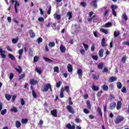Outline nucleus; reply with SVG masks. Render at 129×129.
<instances>
[{
	"label": "nucleus",
	"instance_id": "nucleus-29",
	"mask_svg": "<svg viewBox=\"0 0 129 129\" xmlns=\"http://www.w3.org/2000/svg\"><path fill=\"white\" fill-rule=\"evenodd\" d=\"M126 59H127V57H126V55H123V57L121 58V61L123 64L125 63V61H126Z\"/></svg>",
	"mask_w": 129,
	"mask_h": 129
},
{
	"label": "nucleus",
	"instance_id": "nucleus-20",
	"mask_svg": "<svg viewBox=\"0 0 129 129\" xmlns=\"http://www.w3.org/2000/svg\"><path fill=\"white\" fill-rule=\"evenodd\" d=\"M86 103H87V107L88 109L91 110V104H90V101L87 100Z\"/></svg>",
	"mask_w": 129,
	"mask_h": 129
},
{
	"label": "nucleus",
	"instance_id": "nucleus-22",
	"mask_svg": "<svg viewBox=\"0 0 129 129\" xmlns=\"http://www.w3.org/2000/svg\"><path fill=\"white\" fill-rule=\"evenodd\" d=\"M110 27H112L111 22H107L104 25V28H110Z\"/></svg>",
	"mask_w": 129,
	"mask_h": 129
},
{
	"label": "nucleus",
	"instance_id": "nucleus-24",
	"mask_svg": "<svg viewBox=\"0 0 129 129\" xmlns=\"http://www.w3.org/2000/svg\"><path fill=\"white\" fill-rule=\"evenodd\" d=\"M59 49L62 53H64L66 51V47L63 45H61L59 47Z\"/></svg>",
	"mask_w": 129,
	"mask_h": 129
},
{
	"label": "nucleus",
	"instance_id": "nucleus-34",
	"mask_svg": "<svg viewBox=\"0 0 129 129\" xmlns=\"http://www.w3.org/2000/svg\"><path fill=\"white\" fill-rule=\"evenodd\" d=\"M5 97L7 100H10L11 98H12V95L6 94L5 95Z\"/></svg>",
	"mask_w": 129,
	"mask_h": 129
},
{
	"label": "nucleus",
	"instance_id": "nucleus-1",
	"mask_svg": "<svg viewBox=\"0 0 129 129\" xmlns=\"http://www.w3.org/2000/svg\"><path fill=\"white\" fill-rule=\"evenodd\" d=\"M123 119H124V118L123 117V116L119 115V116H117L116 119L114 120V122L115 123H116V124H117L121 122V121H123Z\"/></svg>",
	"mask_w": 129,
	"mask_h": 129
},
{
	"label": "nucleus",
	"instance_id": "nucleus-52",
	"mask_svg": "<svg viewBox=\"0 0 129 129\" xmlns=\"http://www.w3.org/2000/svg\"><path fill=\"white\" fill-rule=\"evenodd\" d=\"M92 58L95 61H97L98 60V56H97V55H92Z\"/></svg>",
	"mask_w": 129,
	"mask_h": 129
},
{
	"label": "nucleus",
	"instance_id": "nucleus-10",
	"mask_svg": "<svg viewBox=\"0 0 129 129\" xmlns=\"http://www.w3.org/2000/svg\"><path fill=\"white\" fill-rule=\"evenodd\" d=\"M66 127L68 129H75V125H72L70 123H69L66 125Z\"/></svg>",
	"mask_w": 129,
	"mask_h": 129
},
{
	"label": "nucleus",
	"instance_id": "nucleus-26",
	"mask_svg": "<svg viewBox=\"0 0 129 129\" xmlns=\"http://www.w3.org/2000/svg\"><path fill=\"white\" fill-rule=\"evenodd\" d=\"M21 122L22 123H23V124L28 123V118H22L21 119Z\"/></svg>",
	"mask_w": 129,
	"mask_h": 129
},
{
	"label": "nucleus",
	"instance_id": "nucleus-46",
	"mask_svg": "<svg viewBox=\"0 0 129 129\" xmlns=\"http://www.w3.org/2000/svg\"><path fill=\"white\" fill-rule=\"evenodd\" d=\"M61 84H62V82L59 81L58 82L56 83V87H57V88H59V87L61 86Z\"/></svg>",
	"mask_w": 129,
	"mask_h": 129
},
{
	"label": "nucleus",
	"instance_id": "nucleus-59",
	"mask_svg": "<svg viewBox=\"0 0 129 129\" xmlns=\"http://www.w3.org/2000/svg\"><path fill=\"white\" fill-rule=\"evenodd\" d=\"M18 53L19 54V55H23V53H24V49H19L18 51Z\"/></svg>",
	"mask_w": 129,
	"mask_h": 129
},
{
	"label": "nucleus",
	"instance_id": "nucleus-54",
	"mask_svg": "<svg viewBox=\"0 0 129 129\" xmlns=\"http://www.w3.org/2000/svg\"><path fill=\"white\" fill-rule=\"evenodd\" d=\"M7 113V109H5L4 110H2L1 111L2 115H5Z\"/></svg>",
	"mask_w": 129,
	"mask_h": 129
},
{
	"label": "nucleus",
	"instance_id": "nucleus-62",
	"mask_svg": "<svg viewBox=\"0 0 129 129\" xmlns=\"http://www.w3.org/2000/svg\"><path fill=\"white\" fill-rule=\"evenodd\" d=\"M63 91H64V90H61L60 91V98H63V97H64V94L63 93Z\"/></svg>",
	"mask_w": 129,
	"mask_h": 129
},
{
	"label": "nucleus",
	"instance_id": "nucleus-23",
	"mask_svg": "<svg viewBox=\"0 0 129 129\" xmlns=\"http://www.w3.org/2000/svg\"><path fill=\"white\" fill-rule=\"evenodd\" d=\"M92 89L95 91H98V90H99V87L95 86L94 84H93Z\"/></svg>",
	"mask_w": 129,
	"mask_h": 129
},
{
	"label": "nucleus",
	"instance_id": "nucleus-36",
	"mask_svg": "<svg viewBox=\"0 0 129 129\" xmlns=\"http://www.w3.org/2000/svg\"><path fill=\"white\" fill-rule=\"evenodd\" d=\"M119 35H120L119 32H114V38H116V37H118V36H119Z\"/></svg>",
	"mask_w": 129,
	"mask_h": 129
},
{
	"label": "nucleus",
	"instance_id": "nucleus-37",
	"mask_svg": "<svg viewBox=\"0 0 129 129\" xmlns=\"http://www.w3.org/2000/svg\"><path fill=\"white\" fill-rule=\"evenodd\" d=\"M29 54L31 57H33V56H34L33 54V49L32 48H29Z\"/></svg>",
	"mask_w": 129,
	"mask_h": 129
},
{
	"label": "nucleus",
	"instance_id": "nucleus-31",
	"mask_svg": "<svg viewBox=\"0 0 129 129\" xmlns=\"http://www.w3.org/2000/svg\"><path fill=\"white\" fill-rule=\"evenodd\" d=\"M92 78L93 79H94V80H98V78H99V76L96 75L95 74H93Z\"/></svg>",
	"mask_w": 129,
	"mask_h": 129
},
{
	"label": "nucleus",
	"instance_id": "nucleus-5",
	"mask_svg": "<svg viewBox=\"0 0 129 129\" xmlns=\"http://www.w3.org/2000/svg\"><path fill=\"white\" fill-rule=\"evenodd\" d=\"M50 113L51 114V115H52L53 116H54V117H57V109H54L52 110H51L50 111Z\"/></svg>",
	"mask_w": 129,
	"mask_h": 129
},
{
	"label": "nucleus",
	"instance_id": "nucleus-4",
	"mask_svg": "<svg viewBox=\"0 0 129 129\" xmlns=\"http://www.w3.org/2000/svg\"><path fill=\"white\" fill-rule=\"evenodd\" d=\"M99 0H94L91 2L90 3V5L93 7L94 8H95V9L97 8V3H98Z\"/></svg>",
	"mask_w": 129,
	"mask_h": 129
},
{
	"label": "nucleus",
	"instance_id": "nucleus-63",
	"mask_svg": "<svg viewBox=\"0 0 129 129\" xmlns=\"http://www.w3.org/2000/svg\"><path fill=\"white\" fill-rule=\"evenodd\" d=\"M9 78L10 80H13V79L14 78V74L11 73L9 75Z\"/></svg>",
	"mask_w": 129,
	"mask_h": 129
},
{
	"label": "nucleus",
	"instance_id": "nucleus-18",
	"mask_svg": "<svg viewBox=\"0 0 129 129\" xmlns=\"http://www.w3.org/2000/svg\"><path fill=\"white\" fill-rule=\"evenodd\" d=\"M67 17H68V20H71L72 19V12H68L67 13Z\"/></svg>",
	"mask_w": 129,
	"mask_h": 129
},
{
	"label": "nucleus",
	"instance_id": "nucleus-49",
	"mask_svg": "<svg viewBox=\"0 0 129 129\" xmlns=\"http://www.w3.org/2000/svg\"><path fill=\"white\" fill-rule=\"evenodd\" d=\"M86 3H85L84 2H83L80 4V6H82L83 8H85L86 6H87Z\"/></svg>",
	"mask_w": 129,
	"mask_h": 129
},
{
	"label": "nucleus",
	"instance_id": "nucleus-3",
	"mask_svg": "<svg viewBox=\"0 0 129 129\" xmlns=\"http://www.w3.org/2000/svg\"><path fill=\"white\" fill-rule=\"evenodd\" d=\"M67 110L70 113H72V114H74L75 113V111H74V109H73V107L72 106H70V105H68L67 106Z\"/></svg>",
	"mask_w": 129,
	"mask_h": 129
},
{
	"label": "nucleus",
	"instance_id": "nucleus-15",
	"mask_svg": "<svg viewBox=\"0 0 129 129\" xmlns=\"http://www.w3.org/2000/svg\"><path fill=\"white\" fill-rule=\"evenodd\" d=\"M104 52V50L103 48H101L99 51V56L100 58H102L103 57V53Z\"/></svg>",
	"mask_w": 129,
	"mask_h": 129
},
{
	"label": "nucleus",
	"instance_id": "nucleus-21",
	"mask_svg": "<svg viewBox=\"0 0 129 129\" xmlns=\"http://www.w3.org/2000/svg\"><path fill=\"white\" fill-rule=\"evenodd\" d=\"M122 19H124V21H125V22H127V16H126V14L125 13H123L122 15V17H121Z\"/></svg>",
	"mask_w": 129,
	"mask_h": 129
},
{
	"label": "nucleus",
	"instance_id": "nucleus-50",
	"mask_svg": "<svg viewBox=\"0 0 129 129\" xmlns=\"http://www.w3.org/2000/svg\"><path fill=\"white\" fill-rule=\"evenodd\" d=\"M35 72H37L38 74H41L42 73V71L41 70H39L38 68H35Z\"/></svg>",
	"mask_w": 129,
	"mask_h": 129
},
{
	"label": "nucleus",
	"instance_id": "nucleus-8",
	"mask_svg": "<svg viewBox=\"0 0 129 129\" xmlns=\"http://www.w3.org/2000/svg\"><path fill=\"white\" fill-rule=\"evenodd\" d=\"M0 53H1V55L3 59L6 58V55L5 54V53H6V51L3 50V48H0Z\"/></svg>",
	"mask_w": 129,
	"mask_h": 129
},
{
	"label": "nucleus",
	"instance_id": "nucleus-51",
	"mask_svg": "<svg viewBox=\"0 0 129 129\" xmlns=\"http://www.w3.org/2000/svg\"><path fill=\"white\" fill-rule=\"evenodd\" d=\"M52 10V7L51 6H49L48 8V10L47 11V15H50L51 14V11Z\"/></svg>",
	"mask_w": 129,
	"mask_h": 129
},
{
	"label": "nucleus",
	"instance_id": "nucleus-47",
	"mask_svg": "<svg viewBox=\"0 0 129 129\" xmlns=\"http://www.w3.org/2000/svg\"><path fill=\"white\" fill-rule=\"evenodd\" d=\"M32 96L33 98H37V94H36L34 90H32Z\"/></svg>",
	"mask_w": 129,
	"mask_h": 129
},
{
	"label": "nucleus",
	"instance_id": "nucleus-25",
	"mask_svg": "<svg viewBox=\"0 0 129 129\" xmlns=\"http://www.w3.org/2000/svg\"><path fill=\"white\" fill-rule=\"evenodd\" d=\"M43 59L46 62H48V63H51V62H53V60H52V59H50L48 57H43Z\"/></svg>",
	"mask_w": 129,
	"mask_h": 129
},
{
	"label": "nucleus",
	"instance_id": "nucleus-12",
	"mask_svg": "<svg viewBox=\"0 0 129 129\" xmlns=\"http://www.w3.org/2000/svg\"><path fill=\"white\" fill-rule=\"evenodd\" d=\"M53 17H54V19H56V20H57V21H60V20H61V15H58L57 13L54 14L53 15Z\"/></svg>",
	"mask_w": 129,
	"mask_h": 129
},
{
	"label": "nucleus",
	"instance_id": "nucleus-17",
	"mask_svg": "<svg viewBox=\"0 0 129 129\" xmlns=\"http://www.w3.org/2000/svg\"><path fill=\"white\" fill-rule=\"evenodd\" d=\"M68 72H72L73 71V67L71 64H68Z\"/></svg>",
	"mask_w": 129,
	"mask_h": 129
},
{
	"label": "nucleus",
	"instance_id": "nucleus-55",
	"mask_svg": "<svg viewBox=\"0 0 129 129\" xmlns=\"http://www.w3.org/2000/svg\"><path fill=\"white\" fill-rule=\"evenodd\" d=\"M102 72L103 73H107L108 72V69L107 68H104Z\"/></svg>",
	"mask_w": 129,
	"mask_h": 129
},
{
	"label": "nucleus",
	"instance_id": "nucleus-45",
	"mask_svg": "<svg viewBox=\"0 0 129 129\" xmlns=\"http://www.w3.org/2000/svg\"><path fill=\"white\" fill-rule=\"evenodd\" d=\"M83 45L85 48V51H87V50H88V45L85 44L84 42H83Z\"/></svg>",
	"mask_w": 129,
	"mask_h": 129
},
{
	"label": "nucleus",
	"instance_id": "nucleus-48",
	"mask_svg": "<svg viewBox=\"0 0 129 129\" xmlns=\"http://www.w3.org/2000/svg\"><path fill=\"white\" fill-rule=\"evenodd\" d=\"M122 45H125L126 46H128L129 47V40L125 41L122 43Z\"/></svg>",
	"mask_w": 129,
	"mask_h": 129
},
{
	"label": "nucleus",
	"instance_id": "nucleus-39",
	"mask_svg": "<svg viewBox=\"0 0 129 129\" xmlns=\"http://www.w3.org/2000/svg\"><path fill=\"white\" fill-rule=\"evenodd\" d=\"M8 56H9V58H10V59H11V60H15V56H14V55L12 54H9Z\"/></svg>",
	"mask_w": 129,
	"mask_h": 129
},
{
	"label": "nucleus",
	"instance_id": "nucleus-30",
	"mask_svg": "<svg viewBox=\"0 0 129 129\" xmlns=\"http://www.w3.org/2000/svg\"><path fill=\"white\" fill-rule=\"evenodd\" d=\"M101 46L102 47H105L106 45H105V38H103L101 41Z\"/></svg>",
	"mask_w": 129,
	"mask_h": 129
},
{
	"label": "nucleus",
	"instance_id": "nucleus-33",
	"mask_svg": "<svg viewBox=\"0 0 129 129\" xmlns=\"http://www.w3.org/2000/svg\"><path fill=\"white\" fill-rule=\"evenodd\" d=\"M15 70L17 71V72H18V73H21L22 71H23V70H22V68L21 66L19 67V69L15 68Z\"/></svg>",
	"mask_w": 129,
	"mask_h": 129
},
{
	"label": "nucleus",
	"instance_id": "nucleus-60",
	"mask_svg": "<svg viewBox=\"0 0 129 129\" xmlns=\"http://www.w3.org/2000/svg\"><path fill=\"white\" fill-rule=\"evenodd\" d=\"M38 60H39V57L37 56H35L34 57V59H33L34 62H38Z\"/></svg>",
	"mask_w": 129,
	"mask_h": 129
},
{
	"label": "nucleus",
	"instance_id": "nucleus-28",
	"mask_svg": "<svg viewBox=\"0 0 129 129\" xmlns=\"http://www.w3.org/2000/svg\"><path fill=\"white\" fill-rule=\"evenodd\" d=\"M100 32H102V33L106 34V35H107V34H108V31H107V30H105L103 28H100Z\"/></svg>",
	"mask_w": 129,
	"mask_h": 129
},
{
	"label": "nucleus",
	"instance_id": "nucleus-44",
	"mask_svg": "<svg viewBox=\"0 0 129 129\" xmlns=\"http://www.w3.org/2000/svg\"><path fill=\"white\" fill-rule=\"evenodd\" d=\"M25 76H26L25 74H23L19 76L18 80H22V79H23V78H24Z\"/></svg>",
	"mask_w": 129,
	"mask_h": 129
},
{
	"label": "nucleus",
	"instance_id": "nucleus-9",
	"mask_svg": "<svg viewBox=\"0 0 129 129\" xmlns=\"http://www.w3.org/2000/svg\"><path fill=\"white\" fill-rule=\"evenodd\" d=\"M121 101H118L117 102L116 110H119L121 108Z\"/></svg>",
	"mask_w": 129,
	"mask_h": 129
},
{
	"label": "nucleus",
	"instance_id": "nucleus-19",
	"mask_svg": "<svg viewBox=\"0 0 129 129\" xmlns=\"http://www.w3.org/2000/svg\"><path fill=\"white\" fill-rule=\"evenodd\" d=\"M117 80V78L116 77H111L109 80V82H113V81H116Z\"/></svg>",
	"mask_w": 129,
	"mask_h": 129
},
{
	"label": "nucleus",
	"instance_id": "nucleus-11",
	"mask_svg": "<svg viewBox=\"0 0 129 129\" xmlns=\"http://www.w3.org/2000/svg\"><path fill=\"white\" fill-rule=\"evenodd\" d=\"M78 75L79 76V77H82V76L83 75L82 72V69H78L77 72Z\"/></svg>",
	"mask_w": 129,
	"mask_h": 129
},
{
	"label": "nucleus",
	"instance_id": "nucleus-58",
	"mask_svg": "<svg viewBox=\"0 0 129 129\" xmlns=\"http://www.w3.org/2000/svg\"><path fill=\"white\" fill-rule=\"evenodd\" d=\"M109 10H107L104 14V17H107V16H108L109 14Z\"/></svg>",
	"mask_w": 129,
	"mask_h": 129
},
{
	"label": "nucleus",
	"instance_id": "nucleus-43",
	"mask_svg": "<svg viewBox=\"0 0 129 129\" xmlns=\"http://www.w3.org/2000/svg\"><path fill=\"white\" fill-rule=\"evenodd\" d=\"M121 92H123V93H126V88H125V86H123L121 90Z\"/></svg>",
	"mask_w": 129,
	"mask_h": 129
},
{
	"label": "nucleus",
	"instance_id": "nucleus-14",
	"mask_svg": "<svg viewBox=\"0 0 129 129\" xmlns=\"http://www.w3.org/2000/svg\"><path fill=\"white\" fill-rule=\"evenodd\" d=\"M97 111L99 116H101V117H102V111H101V108L98 107L97 108Z\"/></svg>",
	"mask_w": 129,
	"mask_h": 129
},
{
	"label": "nucleus",
	"instance_id": "nucleus-35",
	"mask_svg": "<svg viewBox=\"0 0 129 129\" xmlns=\"http://www.w3.org/2000/svg\"><path fill=\"white\" fill-rule=\"evenodd\" d=\"M103 89L104 91H107L108 90V86L106 85H104L103 86Z\"/></svg>",
	"mask_w": 129,
	"mask_h": 129
},
{
	"label": "nucleus",
	"instance_id": "nucleus-7",
	"mask_svg": "<svg viewBox=\"0 0 129 129\" xmlns=\"http://www.w3.org/2000/svg\"><path fill=\"white\" fill-rule=\"evenodd\" d=\"M28 32L29 33L30 38H35L36 37V34L35 33H34V31H33V30L30 29L28 31Z\"/></svg>",
	"mask_w": 129,
	"mask_h": 129
},
{
	"label": "nucleus",
	"instance_id": "nucleus-2",
	"mask_svg": "<svg viewBox=\"0 0 129 129\" xmlns=\"http://www.w3.org/2000/svg\"><path fill=\"white\" fill-rule=\"evenodd\" d=\"M51 84H46L44 85V87L41 89V91L43 92H47L48 90H49V89L50 88Z\"/></svg>",
	"mask_w": 129,
	"mask_h": 129
},
{
	"label": "nucleus",
	"instance_id": "nucleus-42",
	"mask_svg": "<svg viewBox=\"0 0 129 129\" xmlns=\"http://www.w3.org/2000/svg\"><path fill=\"white\" fill-rule=\"evenodd\" d=\"M111 9H112V11H115L116 9H117V6L116 5H111Z\"/></svg>",
	"mask_w": 129,
	"mask_h": 129
},
{
	"label": "nucleus",
	"instance_id": "nucleus-53",
	"mask_svg": "<svg viewBox=\"0 0 129 129\" xmlns=\"http://www.w3.org/2000/svg\"><path fill=\"white\" fill-rule=\"evenodd\" d=\"M11 111H14L15 113L18 112V109L16 107H13L12 109H11Z\"/></svg>",
	"mask_w": 129,
	"mask_h": 129
},
{
	"label": "nucleus",
	"instance_id": "nucleus-61",
	"mask_svg": "<svg viewBox=\"0 0 129 129\" xmlns=\"http://www.w3.org/2000/svg\"><path fill=\"white\" fill-rule=\"evenodd\" d=\"M69 89H70L69 86H64V90H66V91H67L68 93L69 92Z\"/></svg>",
	"mask_w": 129,
	"mask_h": 129
},
{
	"label": "nucleus",
	"instance_id": "nucleus-6",
	"mask_svg": "<svg viewBox=\"0 0 129 129\" xmlns=\"http://www.w3.org/2000/svg\"><path fill=\"white\" fill-rule=\"evenodd\" d=\"M116 106V102H114L113 103H111L109 106V109L113 110L114 109V108H115Z\"/></svg>",
	"mask_w": 129,
	"mask_h": 129
},
{
	"label": "nucleus",
	"instance_id": "nucleus-41",
	"mask_svg": "<svg viewBox=\"0 0 129 129\" xmlns=\"http://www.w3.org/2000/svg\"><path fill=\"white\" fill-rule=\"evenodd\" d=\"M54 72L59 73V68L58 67H54L53 68Z\"/></svg>",
	"mask_w": 129,
	"mask_h": 129
},
{
	"label": "nucleus",
	"instance_id": "nucleus-64",
	"mask_svg": "<svg viewBox=\"0 0 129 129\" xmlns=\"http://www.w3.org/2000/svg\"><path fill=\"white\" fill-rule=\"evenodd\" d=\"M38 21H39V22H44V18H43V17H39L38 19Z\"/></svg>",
	"mask_w": 129,
	"mask_h": 129
},
{
	"label": "nucleus",
	"instance_id": "nucleus-32",
	"mask_svg": "<svg viewBox=\"0 0 129 129\" xmlns=\"http://www.w3.org/2000/svg\"><path fill=\"white\" fill-rule=\"evenodd\" d=\"M104 66V64H103V62H101L98 64V69H102L103 68V66Z\"/></svg>",
	"mask_w": 129,
	"mask_h": 129
},
{
	"label": "nucleus",
	"instance_id": "nucleus-56",
	"mask_svg": "<svg viewBox=\"0 0 129 129\" xmlns=\"http://www.w3.org/2000/svg\"><path fill=\"white\" fill-rule=\"evenodd\" d=\"M83 112H84V113H86V114H88V113H89L90 112L89 110H88V109H87V108H84L83 110Z\"/></svg>",
	"mask_w": 129,
	"mask_h": 129
},
{
	"label": "nucleus",
	"instance_id": "nucleus-40",
	"mask_svg": "<svg viewBox=\"0 0 129 129\" xmlns=\"http://www.w3.org/2000/svg\"><path fill=\"white\" fill-rule=\"evenodd\" d=\"M49 47H50L51 48H52V47H55V42H49L48 44Z\"/></svg>",
	"mask_w": 129,
	"mask_h": 129
},
{
	"label": "nucleus",
	"instance_id": "nucleus-27",
	"mask_svg": "<svg viewBox=\"0 0 129 129\" xmlns=\"http://www.w3.org/2000/svg\"><path fill=\"white\" fill-rule=\"evenodd\" d=\"M18 41H19V37H17L16 38H13L12 43L13 44H17V43H18Z\"/></svg>",
	"mask_w": 129,
	"mask_h": 129
},
{
	"label": "nucleus",
	"instance_id": "nucleus-13",
	"mask_svg": "<svg viewBox=\"0 0 129 129\" xmlns=\"http://www.w3.org/2000/svg\"><path fill=\"white\" fill-rule=\"evenodd\" d=\"M38 83V81L35 80L34 79H31L30 80V84L31 85H36Z\"/></svg>",
	"mask_w": 129,
	"mask_h": 129
},
{
	"label": "nucleus",
	"instance_id": "nucleus-57",
	"mask_svg": "<svg viewBox=\"0 0 129 129\" xmlns=\"http://www.w3.org/2000/svg\"><path fill=\"white\" fill-rule=\"evenodd\" d=\"M43 42V39L41 37H39L37 39V43L40 44V43H42Z\"/></svg>",
	"mask_w": 129,
	"mask_h": 129
},
{
	"label": "nucleus",
	"instance_id": "nucleus-38",
	"mask_svg": "<svg viewBox=\"0 0 129 129\" xmlns=\"http://www.w3.org/2000/svg\"><path fill=\"white\" fill-rule=\"evenodd\" d=\"M117 87L118 89H120L121 87H122V85H121V83L118 82L117 83Z\"/></svg>",
	"mask_w": 129,
	"mask_h": 129
},
{
	"label": "nucleus",
	"instance_id": "nucleus-16",
	"mask_svg": "<svg viewBox=\"0 0 129 129\" xmlns=\"http://www.w3.org/2000/svg\"><path fill=\"white\" fill-rule=\"evenodd\" d=\"M15 125L17 128H20V127H21V125H22L21 121L16 120L15 122Z\"/></svg>",
	"mask_w": 129,
	"mask_h": 129
}]
</instances>
